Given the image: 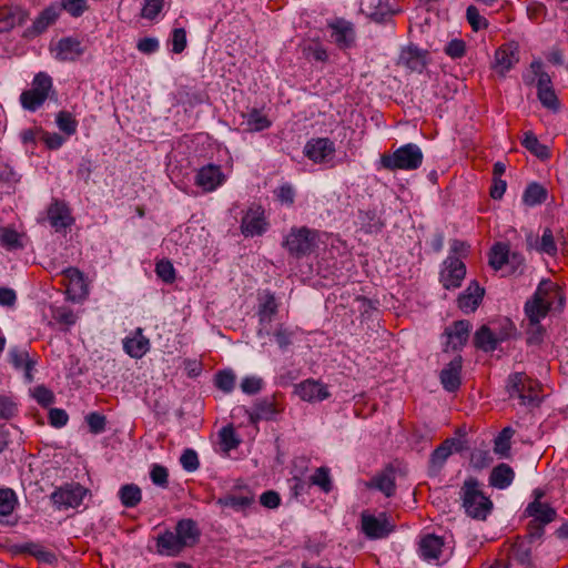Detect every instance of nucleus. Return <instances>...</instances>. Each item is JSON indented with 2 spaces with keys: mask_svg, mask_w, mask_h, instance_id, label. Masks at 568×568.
Wrapping results in <instances>:
<instances>
[{
  "mask_svg": "<svg viewBox=\"0 0 568 568\" xmlns=\"http://www.w3.org/2000/svg\"><path fill=\"white\" fill-rule=\"evenodd\" d=\"M158 551L161 555L175 556L184 548L178 535L166 530L156 538Z\"/></svg>",
  "mask_w": 568,
  "mask_h": 568,
  "instance_id": "33",
  "label": "nucleus"
},
{
  "mask_svg": "<svg viewBox=\"0 0 568 568\" xmlns=\"http://www.w3.org/2000/svg\"><path fill=\"white\" fill-rule=\"evenodd\" d=\"M51 91H53L51 77L44 72H39L33 78L31 89L21 93V105L23 109L34 112L44 103Z\"/></svg>",
  "mask_w": 568,
  "mask_h": 568,
  "instance_id": "4",
  "label": "nucleus"
},
{
  "mask_svg": "<svg viewBox=\"0 0 568 568\" xmlns=\"http://www.w3.org/2000/svg\"><path fill=\"white\" fill-rule=\"evenodd\" d=\"M48 219L51 226L57 232H65V230L74 223V219L71 215L69 206L59 200H54L50 204L48 209Z\"/></svg>",
  "mask_w": 568,
  "mask_h": 568,
  "instance_id": "12",
  "label": "nucleus"
},
{
  "mask_svg": "<svg viewBox=\"0 0 568 568\" xmlns=\"http://www.w3.org/2000/svg\"><path fill=\"white\" fill-rule=\"evenodd\" d=\"M156 275L165 283H172L175 280V270L168 260H162L155 265Z\"/></svg>",
  "mask_w": 568,
  "mask_h": 568,
  "instance_id": "61",
  "label": "nucleus"
},
{
  "mask_svg": "<svg viewBox=\"0 0 568 568\" xmlns=\"http://www.w3.org/2000/svg\"><path fill=\"white\" fill-rule=\"evenodd\" d=\"M119 498L124 507L134 508L142 499V491L135 484H125L119 490Z\"/></svg>",
  "mask_w": 568,
  "mask_h": 568,
  "instance_id": "40",
  "label": "nucleus"
},
{
  "mask_svg": "<svg viewBox=\"0 0 568 568\" xmlns=\"http://www.w3.org/2000/svg\"><path fill=\"white\" fill-rule=\"evenodd\" d=\"M31 395L42 407H49L55 400L53 392L44 385L36 386L33 389H31Z\"/></svg>",
  "mask_w": 568,
  "mask_h": 568,
  "instance_id": "52",
  "label": "nucleus"
},
{
  "mask_svg": "<svg viewBox=\"0 0 568 568\" xmlns=\"http://www.w3.org/2000/svg\"><path fill=\"white\" fill-rule=\"evenodd\" d=\"M537 250L548 255H555L557 253V246L554 240V235L550 229H545L541 236V241L537 246Z\"/></svg>",
  "mask_w": 568,
  "mask_h": 568,
  "instance_id": "63",
  "label": "nucleus"
},
{
  "mask_svg": "<svg viewBox=\"0 0 568 568\" xmlns=\"http://www.w3.org/2000/svg\"><path fill=\"white\" fill-rule=\"evenodd\" d=\"M427 55L428 52L426 50L410 44L402 50L398 64L406 67L410 71L420 73L427 65Z\"/></svg>",
  "mask_w": 568,
  "mask_h": 568,
  "instance_id": "16",
  "label": "nucleus"
},
{
  "mask_svg": "<svg viewBox=\"0 0 568 568\" xmlns=\"http://www.w3.org/2000/svg\"><path fill=\"white\" fill-rule=\"evenodd\" d=\"M471 324L469 321L460 320L445 328L444 335L447 337L444 352H459L467 344Z\"/></svg>",
  "mask_w": 568,
  "mask_h": 568,
  "instance_id": "8",
  "label": "nucleus"
},
{
  "mask_svg": "<svg viewBox=\"0 0 568 568\" xmlns=\"http://www.w3.org/2000/svg\"><path fill=\"white\" fill-rule=\"evenodd\" d=\"M509 336L510 334L506 331L496 335L487 325H483L474 335V345L476 348L486 353L494 352L498 344L507 339Z\"/></svg>",
  "mask_w": 568,
  "mask_h": 568,
  "instance_id": "17",
  "label": "nucleus"
},
{
  "mask_svg": "<svg viewBox=\"0 0 568 568\" xmlns=\"http://www.w3.org/2000/svg\"><path fill=\"white\" fill-rule=\"evenodd\" d=\"M466 18H467L468 23L471 26L473 30H475V31H478L480 29L488 27L487 20L480 16L479 10L475 6H469L467 8Z\"/></svg>",
  "mask_w": 568,
  "mask_h": 568,
  "instance_id": "62",
  "label": "nucleus"
},
{
  "mask_svg": "<svg viewBox=\"0 0 568 568\" xmlns=\"http://www.w3.org/2000/svg\"><path fill=\"white\" fill-rule=\"evenodd\" d=\"M466 275V265L454 255L447 256L440 271V283L446 290L457 288Z\"/></svg>",
  "mask_w": 568,
  "mask_h": 568,
  "instance_id": "6",
  "label": "nucleus"
},
{
  "mask_svg": "<svg viewBox=\"0 0 568 568\" xmlns=\"http://www.w3.org/2000/svg\"><path fill=\"white\" fill-rule=\"evenodd\" d=\"M57 51V58L60 61H74L83 53L81 42L71 37L60 39Z\"/></svg>",
  "mask_w": 568,
  "mask_h": 568,
  "instance_id": "29",
  "label": "nucleus"
},
{
  "mask_svg": "<svg viewBox=\"0 0 568 568\" xmlns=\"http://www.w3.org/2000/svg\"><path fill=\"white\" fill-rule=\"evenodd\" d=\"M463 357L456 355L440 372L439 379L443 388L454 393L462 385Z\"/></svg>",
  "mask_w": 568,
  "mask_h": 568,
  "instance_id": "10",
  "label": "nucleus"
},
{
  "mask_svg": "<svg viewBox=\"0 0 568 568\" xmlns=\"http://www.w3.org/2000/svg\"><path fill=\"white\" fill-rule=\"evenodd\" d=\"M527 377L524 373H515L509 375L507 382V392L510 397H518L521 405L537 406L539 397L537 395H526Z\"/></svg>",
  "mask_w": 568,
  "mask_h": 568,
  "instance_id": "14",
  "label": "nucleus"
},
{
  "mask_svg": "<svg viewBox=\"0 0 568 568\" xmlns=\"http://www.w3.org/2000/svg\"><path fill=\"white\" fill-rule=\"evenodd\" d=\"M450 448L443 442L435 450L430 454L428 462V471L432 476H436L445 465L447 458L452 455Z\"/></svg>",
  "mask_w": 568,
  "mask_h": 568,
  "instance_id": "38",
  "label": "nucleus"
},
{
  "mask_svg": "<svg viewBox=\"0 0 568 568\" xmlns=\"http://www.w3.org/2000/svg\"><path fill=\"white\" fill-rule=\"evenodd\" d=\"M224 181V174L219 165L209 164L201 168L195 176V183L205 192L214 191Z\"/></svg>",
  "mask_w": 568,
  "mask_h": 568,
  "instance_id": "19",
  "label": "nucleus"
},
{
  "mask_svg": "<svg viewBox=\"0 0 568 568\" xmlns=\"http://www.w3.org/2000/svg\"><path fill=\"white\" fill-rule=\"evenodd\" d=\"M295 393L305 402H322L331 396L327 387L321 382L306 379L295 386Z\"/></svg>",
  "mask_w": 568,
  "mask_h": 568,
  "instance_id": "18",
  "label": "nucleus"
},
{
  "mask_svg": "<svg viewBox=\"0 0 568 568\" xmlns=\"http://www.w3.org/2000/svg\"><path fill=\"white\" fill-rule=\"evenodd\" d=\"M424 154L415 143H407L396 149L390 154L381 156V164L388 171H414L423 163Z\"/></svg>",
  "mask_w": 568,
  "mask_h": 568,
  "instance_id": "2",
  "label": "nucleus"
},
{
  "mask_svg": "<svg viewBox=\"0 0 568 568\" xmlns=\"http://www.w3.org/2000/svg\"><path fill=\"white\" fill-rule=\"evenodd\" d=\"M281 413L277 408L274 397H263L255 400L251 410H247L251 424H257L260 420H273Z\"/></svg>",
  "mask_w": 568,
  "mask_h": 568,
  "instance_id": "13",
  "label": "nucleus"
},
{
  "mask_svg": "<svg viewBox=\"0 0 568 568\" xmlns=\"http://www.w3.org/2000/svg\"><path fill=\"white\" fill-rule=\"evenodd\" d=\"M331 29V40L339 49L351 48L355 42V31L353 24L344 19H336L328 23Z\"/></svg>",
  "mask_w": 568,
  "mask_h": 568,
  "instance_id": "11",
  "label": "nucleus"
},
{
  "mask_svg": "<svg viewBox=\"0 0 568 568\" xmlns=\"http://www.w3.org/2000/svg\"><path fill=\"white\" fill-rule=\"evenodd\" d=\"M175 530L184 547L193 546L199 540L200 531L193 519H181L178 521Z\"/></svg>",
  "mask_w": 568,
  "mask_h": 568,
  "instance_id": "32",
  "label": "nucleus"
},
{
  "mask_svg": "<svg viewBox=\"0 0 568 568\" xmlns=\"http://www.w3.org/2000/svg\"><path fill=\"white\" fill-rule=\"evenodd\" d=\"M444 51L452 59H459L466 52V43L462 39H453L447 43Z\"/></svg>",
  "mask_w": 568,
  "mask_h": 568,
  "instance_id": "64",
  "label": "nucleus"
},
{
  "mask_svg": "<svg viewBox=\"0 0 568 568\" xmlns=\"http://www.w3.org/2000/svg\"><path fill=\"white\" fill-rule=\"evenodd\" d=\"M530 69L532 73L538 78L537 91L552 88L551 78L547 72L542 70V62L540 60L532 61Z\"/></svg>",
  "mask_w": 568,
  "mask_h": 568,
  "instance_id": "55",
  "label": "nucleus"
},
{
  "mask_svg": "<svg viewBox=\"0 0 568 568\" xmlns=\"http://www.w3.org/2000/svg\"><path fill=\"white\" fill-rule=\"evenodd\" d=\"M0 244L10 251L23 247L20 234L12 229L1 230Z\"/></svg>",
  "mask_w": 568,
  "mask_h": 568,
  "instance_id": "48",
  "label": "nucleus"
},
{
  "mask_svg": "<svg viewBox=\"0 0 568 568\" xmlns=\"http://www.w3.org/2000/svg\"><path fill=\"white\" fill-rule=\"evenodd\" d=\"M243 118H245V130L248 132H260L271 126V121L258 109H252L247 114H243Z\"/></svg>",
  "mask_w": 568,
  "mask_h": 568,
  "instance_id": "41",
  "label": "nucleus"
},
{
  "mask_svg": "<svg viewBox=\"0 0 568 568\" xmlns=\"http://www.w3.org/2000/svg\"><path fill=\"white\" fill-rule=\"evenodd\" d=\"M357 221L361 231L366 234L378 233L385 226L384 221L381 219L375 209L358 210Z\"/></svg>",
  "mask_w": 568,
  "mask_h": 568,
  "instance_id": "27",
  "label": "nucleus"
},
{
  "mask_svg": "<svg viewBox=\"0 0 568 568\" xmlns=\"http://www.w3.org/2000/svg\"><path fill=\"white\" fill-rule=\"evenodd\" d=\"M278 311V304L276 302L274 293L270 291H265L263 295V301L258 305V320L261 325L270 324L273 320V316Z\"/></svg>",
  "mask_w": 568,
  "mask_h": 568,
  "instance_id": "35",
  "label": "nucleus"
},
{
  "mask_svg": "<svg viewBox=\"0 0 568 568\" xmlns=\"http://www.w3.org/2000/svg\"><path fill=\"white\" fill-rule=\"evenodd\" d=\"M545 334L546 329L540 322L535 320L528 321L526 327V342L528 345H540L544 342Z\"/></svg>",
  "mask_w": 568,
  "mask_h": 568,
  "instance_id": "47",
  "label": "nucleus"
},
{
  "mask_svg": "<svg viewBox=\"0 0 568 568\" xmlns=\"http://www.w3.org/2000/svg\"><path fill=\"white\" fill-rule=\"evenodd\" d=\"M362 530L369 539H382L394 530V525L385 513L378 516L362 514Z\"/></svg>",
  "mask_w": 568,
  "mask_h": 568,
  "instance_id": "7",
  "label": "nucleus"
},
{
  "mask_svg": "<svg viewBox=\"0 0 568 568\" xmlns=\"http://www.w3.org/2000/svg\"><path fill=\"white\" fill-rule=\"evenodd\" d=\"M551 308V303L539 298V293H534L532 297L525 303V314L528 321L540 322L546 317Z\"/></svg>",
  "mask_w": 568,
  "mask_h": 568,
  "instance_id": "28",
  "label": "nucleus"
},
{
  "mask_svg": "<svg viewBox=\"0 0 568 568\" xmlns=\"http://www.w3.org/2000/svg\"><path fill=\"white\" fill-rule=\"evenodd\" d=\"M16 494L10 488L0 489V515L8 516L10 515L16 505Z\"/></svg>",
  "mask_w": 568,
  "mask_h": 568,
  "instance_id": "54",
  "label": "nucleus"
},
{
  "mask_svg": "<svg viewBox=\"0 0 568 568\" xmlns=\"http://www.w3.org/2000/svg\"><path fill=\"white\" fill-rule=\"evenodd\" d=\"M24 12L18 7L0 8V32H8L24 22Z\"/></svg>",
  "mask_w": 568,
  "mask_h": 568,
  "instance_id": "31",
  "label": "nucleus"
},
{
  "mask_svg": "<svg viewBox=\"0 0 568 568\" xmlns=\"http://www.w3.org/2000/svg\"><path fill=\"white\" fill-rule=\"evenodd\" d=\"M150 477L152 483L159 487L166 488L169 485V471L162 465L154 464L151 468Z\"/></svg>",
  "mask_w": 568,
  "mask_h": 568,
  "instance_id": "60",
  "label": "nucleus"
},
{
  "mask_svg": "<svg viewBox=\"0 0 568 568\" xmlns=\"http://www.w3.org/2000/svg\"><path fill=\"white\" fill-rule=\"evenodd\" d=\"M219 435L221 444L223 445L225 450L235 449L240 444V439L236 437L235 430L232 425L223 427L220 430Z\"/></svg>",
  "mask_w": 568,
  "mask_h": 568,
  "instance_id": "56",
  "label": "nucleus"
},
{
  "mask_svg": "<svg viewBox=\"0 0 568 568\" xmlns=\"http://www.w3.org/2000/svg\"><path fill=\"white\" fill-rule=\"evenodd\" d=\"M216 503L222 507H231L240 511L245 510L254 503V496L251 493L243 496L227 494L226 496L219 498Z\"/></svg>",
  "mask_w": 568,
  "mask_h": 568,
  "instance_id": "39",
  "label": "nucleus"
},
{
  "mask_svg": "<svg viewBox=\"0 0 568 568\" xmlns=\"http://www.w3.org/2000/svg\"><path fill=\"white\" fill-rule=\"evenodd\" d=\"M68 281V292L72 294V300H81L88 296L89 288L84 274L77 267H68L62 271Z\"/></svg>",
  "mask_w": 568,
  "mask_h": 568,
  "instance_id": "21",
  "label": "nucleus"
},
{
  "mask_svg": "<svg viewBox=\"0 0 568 568\" xmlns=\"http://www.w3.org/2000/svg\"><path fill=\"white\" fill-rule=\"evenodd\" d=\"M444 547V539L434 534L424 536L419 541V554L424 560L438 559Z\"/></svg>",
  "mask_w": 568,
  "mask_h": 568,
  "instance_id": "26",
  "label": "nucleus"
},
{
  "mask_svg": "<svg viewBox=\"0 0 568 568\" xmlns=\"http://www.w3.org/2000/svg\"><path fill=\"white\" fill-rule=\"evenodd\" d=\"M58 128L68 135H72L77 132L78 122L68 111H60L57 114Z\"/></svg>",
  "mask_w": 568,
  "mask_h": 568,
  "instance_id": "50",
  "label": "nucleus"
},
{
  "mask_svg": "<svg viewBox=\"0 0 568 568\" xmlns=\"http://www.w3.org/2000/svg\"><path fill=\"white\" fill-rule=\"evenodd\" d=\"M547 190L537 182L527 185L523 194V202L528 206L542 204L547 200Z\"/></svg>",
  "mask_w": 568,
  "mask_h": 568,
  "instance_id": "37",
  "label": "nucleus"
},
{
  "mask_svg": "<svg viewBox=\"0 0 568 568\" xmlns=\"http://www.w3.org/2000/svg\"><path fill=\"white\" fill-rule=\"evenodd\" d=\"M510 556L520 565H531V544L529 540L517 537L510 547Z\"/></svg>",
  "mask_w": 568,
  "mask_h": 568,
  "instance_id": "36",
  "label": "nucleus"
},
{
  "mask_svg": "<svg viewBox=\"0 0 568 568\" xmlns=\"http://www.w3.org/2000/svg\"><path fill=\"white\" fill-rule=\"evenodd\" d=\"M367 486L378 489L386 497L393 496L396 489L394 468L387 467L385 471L375 476Z\"/></svg>",
  "mask_w": 568,
  "mask_h": 568,
  "instance_id": "34",
  "label": "nucleus"
},
{
  "mask_svg": "<svg viewBox=\"0 0 568 568\" xmlns=\"http://www.w3.org/2000/svg\"><path fill=\"white\" fill-rule=\"evenodd\" d=\"M311 485L318 486L322 491L328 494L333 489L329 468L322 466L310 477Z\"/></svg>",
  "mask_w": 568,
  "mask_h": 568,
  "instance_id": "45",
  "label": "nucleus"
},
{
  "mask_svg": "<svg viewBox=\"0 0 568 568\" xmlns=\"http://www.w3.org/2000/svg\"><path fill=\"white\" fill-rule=\"evenodd\" d=\"M9 362L16 369H23L27 366L28 362H33L29 356V353L26 349H21L19 347H12L9 353Z\"/></svg>",
  "mask_w": 568,
  "mask_h": 568,
  "instance_id": "53",
  "label": "nucleus"
},
{
  "mask_svg": "<svg viewBox=\"0 0 568 568\" xmlns=\"http://www.w3.org/2000/svg\"><path fill=\"white\" fill-rule=\"evenodd\" d=\"M266 226L264 209L260 205H253L242 217L241 232L246 237H253L263 234L266 231Z\"/></svg>",
  "mask_w": 568,
  "mask_h": 568,
  "instance_id": "9",
  "label": "nucleus"
},
{
  "mask_svg": "<svg viewBox=\"0 0 568 568\" xmlns=\"http://www.w3.org/2000/svg\"><path fill=\"white\" fill-rule=\"evenodd\" d=\"M320 241L318 231L306 226L292 227L285 236L282 245L288 254L295 258L310 255L317 247Z\"/></svg>",
  "mask_w": 568,
  "mask_h": 568,
  "instance_id": "3",
  "label": "nucleus"
},
{
  "mask_svg": "<svg viewBox=\"0 0 568 568\" xmlns=\"http://www.w3.org/2000/svg\"><path fill=\"white\" fill-rule=\"evenodd\" d=\"M21 175L8 163L0 164V183L4 184L11 192H16Z\"/></svg>",
  "mask_w": 568,
  "mask_h": 568,
  "instance_id": "46",
  "label": "nucleus"
},
{
  "mask_svg": "<svg viewBox=\"0 0 568 568\" xmlns=\"http://www.w3.org/2000/svg\"><path fill=\"white\" fill-rule=\"evenodd\" d=\"M85 422L92 434H101L105 430L106 417L100 413L93 412L85 416Z\"/></svg>",
  "mask_w": 568,
  "mask_h": 568,
  "instance_id": "58",
  "label": "nucleus"
},
{
  "mask_svg": "<svg viewBox=\"0 0 568 568\" xmlns=\"http://www.w3.org/2000/svg\"><path fill=\"white\" fill-rule=\"evenodd\" d=\"M215 386L224 393H231L235 386V374L231 369L220 371L215 375Z\"/></svg>",
  "mask_w": 568,
  "mask_h": 568,
  "instance_id": "51",
  "label": "nucleus"
},
{
  "mask_svg": "<svg viewBox=\"0 0 568 568\" xmlns=\"http://www.w3.org/2000/svg\"><path fill=\"white\" fill-rule=\"evenodd\" d=\"M477 478L468 477L460 488L462 506L467 516L477 520H486L493 510V501L480 489Z\"/></svg>",
  "mask_w": 568,
  "mask_h": 568,
  "instance_id": "1",
  "label": "nucleus"
},
{
  "mask_svg": "<svg viewBox=\"0 0 568 568\" xmlns=\"http://www.w3.org/2000/svg\"><path fill=\"white\" fill-rule=\"evenodd\" d=\"M537 95H538L540 103L545 108H547L554 112H557L559 110V100H558L552 88L539 90L537 92Z\"/></svg>",
  "mask_w": 568,
  "mask_h": 568,
  "instance_id": "57",
  "label": "nucleus"
},
{
  "mask_svg": "<svg viewBox=\"0 0 568 568\" xmlns=\"http://www.w3.org/2000/svg\"><path fill=\"white\" fill-rule=\"evenodd\" d=\"M123 348L132 358L143 357L150 349V339L143 335V329L138 327L132 337L123 339Z\"/></svg>",
  "mask_w": 568,
  "mask_h": 568,
  "instance_id": "23",
  "label": "nucleus"
},
{
  "mask_svg": "<svg viewBox=\"0 0 568 568\" xmlns=\"http://www.w3.org/2000/svg\"><path fill=\"white\" fill-rule=\"evenodd\" d=\"M88 494L89 489L84 488L79 483H67L53 490L50 495V500L59 510L77 508L82 504L83 498Z\"/></svg>",
  "mask_w": 568,
  "mask_h": 568,
  "instance_id": "5",
  "label": "nucleus"
},
{
  "mask_svg": "<svg viewBox=\"0 0 568 568\" xmlns=\"http://www.w3.org/2000/svg\"><path fill=\"white\" fill-rule=\"evenodd\" d=\"M361 11L376 22L392 16L388 0H361Z\"/></svg>",
  "mask_w": 568,
  "mask_h": 568,
  "instance_id": "24",
  "label": "nucleus"
},
{
  "mask_svg": "<svg viewBox=\"0 0 568 568\" xmlns=\"http://www.w3.org/2000/svg\"><path fill=\"white\" fill-rule=\"evenodd\" d=\"M494 458L488 449H475L470 454V466L477 470H481L490 466Z\"/></svg>",
  "mask_w": 568,
  "mask_h": 568,
  "instance_id": "49",
  "label": "nucleus"
},
{
  "mask_svg": "<svg viewBox=\"0 0 568 568\" xmlns=\"http://www.w3.org/2000/svg\"><path fill=\"white\" fill-rule=\"evenodd\" d=\"M519 61L518 47L509 43L500 47L495 52L494 68L504 75Z\"/></svg>",
  "mask_w": 568,
  "mask_h": 568,
  "instance_id": "22",
  "label": "nucleus"
},
{
  "mask_svg": "<svg viewBox=\"0 0 568 568\" xmlns=\"http://www.w3.org/2000/svg\"><path fill=\"white\" fill-rule=\"evenodd\" d=\"M525 513L528 516L532 517L531 521H536L544 526L554 521L557 515L555 508L539 500H534L529 503L528 506L526 507Z\"/></svg>",
  "mask_w": 568,
  "mask_h": 568,
  "instance_id": "25",
  "label": "nucleus"
},
{
  "mask_svg": "<svg viewBox=\"0 0 568 568\" xmlns=\"http://www.w3.org/2000/svg\"><path fill=\"white\" fill-rule=\"evenodd\" d=\"M521 143L529 152H531L538 159L547 160L550 158L549 148L545 144H541L532 132H526Z\"/></svg>",
  "mask_w": 568,
  "mask_h": 568,
  "instance_id": "42",
  "label": "nucleus"
},
{
  "mask_svg": "<svg viewBox=\"0 0 568 568\" xmlns=\"http://www.w3.org/2000/svg\"><path fill=\"white\" fill-rule=\"evenodd\" d=\"M484 294L485 290L478 284L477 281L470 282L465 292H463L457 298L458 307L464 313L475 312L481 303Z\"/></svg>",
  "mask_w": 568,
  "mask_h": 568,
  "instance_id": "20",
  "label": "nucleus"
},
{
  "mask_svg": "<svg viewBox=\"0 0 568 568\" xmlns=\"http://www.w3.org/2000/svg\"><path fill=\"white\" fill-rule=\"evenodd\" d=\"M514 435L511 427H505L494 440V452L501 456L508 457L510 450V439Z\"/></svg>",
  "mask_w": 568,
  "mask_h": 568,
  "instance_id": "44",
  "label": "nucleus"
},
{
  "mask_svg": "<svg viewBox=\"0 0 568 568\" xmlns=\"http://www.w3.org/2000/svg\"><path fill=\"white\" fill-rule=\"evenodd\" d=\"M509 248L506 244L496 243L489 253V265L498 271L501 270L505 264L508 263Z\"/></svg>",
  "mask_w": 568,
  "mask_h": 568,
  "instance_id": "43",
  "label": "nucleus"
},
{
  "mask_svg": "<svg viewBox=\"0 0 568 568\" xmlns=\"http://www.w3.org/2000/svg\"><path fill=\"white\" fill-rule=\"evenodd\" d=\"M180 463L184 470L193 473L200 467L197 454L192 448H186L180 457Z\"/></svg>",
  "mask_w": 568,
  "mask_h": 568,
  "instance_id": "59",
  "label": "nucleus"
},
{
  "mask_svg": "<svg viewBox=\"0 0 568 568\" xmlns=\"http://www.w3.org/2000/svg\"><path fill=\"white\" fill-rule=\"evenodd\" d=\"M515 478L513 468L505 463L495 466L489 475V485L497 489H506Z\"/></svg>",
  "mask_w": 568,
  "mask_h": 568,
  "instance_id": "30",
  "label": "nucleus"
},
{
  "mask_svg": "<svg viewBox=\"0 0 568 568\" xmlns=\"http://www.w3.org/2000/svg\"><path fill=\"white\" fill-rule=\"evenodd\" d=\"M335 152L334 143L328 138H318L307 141L304 154L315 163L325 162Z\"/></svg>",
  "mask_w": 568,
  "mask_h": 568,
  "instance_id": "15",
  "label": "nucleus"
}]
</instances>
